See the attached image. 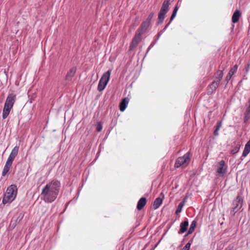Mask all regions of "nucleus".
Wrapping results in <instances>:
<instances>
[{
	"label": "nucleus",
	"mask_w": 250,
	"mask_h": 250,
	"mask_svg": "<svg viewBox=\"0 0 250 250\" xmlns=\"http://www.w3.org/2000/svg\"><path fill=\"white\" fill-rule=\"evenodd\" d=\"M61 188V183L56 179L53 180L42 189L41 199L45 202L51 203L57 198Z\"/></svg>",
	"instance_id": "nucleus-1"
},
{
	"label": "nucleus",
	"mask_w": 250,
	"mask_h": 250,
	"mask_svg": "<svg viewBox=\"0 0 250 250\" xmlns=\"http://www.w3.org/2000/svg\"><path fill=\"white\" fill-rule=\"evenodd\" d=\"M16 100V95L13 93L8 95L2 111V118L5 119L9 115L10 110Z\"/></svg>",
	"instance_id": "nucleus-2"
},
{
	"label": "nucleus",
	"mask_w": 250,
	"mask_h": 250,
	"mask_svg": "<svg viewBox=\"0 0 250 250\" xmlns=\"http://www.w3.org/2000/svg\"><path fill=\"white\" fill-rule=\"evenodd\" d=\"M17 194V188L15 185H11L7 188L4 193L2 203H11L16 198Z\"/></svg>",
	"instance_id": "nucleus-3"
},
{
	"label": "nucleus",
	"mask_w": 250,
	"mask_h": 250,
	"mask_svg": "<svg viewBox=\"0 0 250 250\" xmlns=\"http://www.w3.org/2000/svg\"><path fill=\"white\" fill-rule=\"evenodd\" d=\"M19 149V146H16L12 150L3 169L2 172V176H5L9 171L14 160L18 153Z\"/></svg>",
	"instance_id": "nucleus-4"
},
{
	"label": "nucleus",
	"mask_w": 250,
	"mask_h": 250,
	"mask_svg": "<svg viewBox=\"0 0 250 250\" xmlns=\"http://www.w3.org/2000/svg\"><path fill=\"white\" fill-rule=\"evenodd\" d=\"M170 0H165L160 9L158 17V23L160 24L163 22L166 14L169 9Z\"/></svg>",
	"instance_id": "nucleus-5"
},
{
	"label": "nucleus",
	"mask_w": 250,
	"mask_h": 250,
	"mask_svg": "<svg viewBox=\"0 0 250 250\" xmlns=\"http://www.w3.org/2000/svg\"><path fill=\"white\" fill-rule=\"evenodd\" d=\"M111 70H108L102 75L98 85V90L102 91L106 86L110 77Z\"/></svg>",
	"instance_id": "nucleus-6"
},
{
	"label": "nucleus",
	"mask_w": 250,
	"mask_h": 250,
	"mask_svg": "<svg viewBox=\"0 0 250 250\" xmlns=\"http://www.w3.org/2000/svg\"><path fill=\"white\" fill-rule=\"evenodd\" d=\"M191 155V153L189 151L183 156L179 157L176 161L175 167H179L181 166L185 167L187 166L190 161Z\"/></svg>",
	"instance_id": "nucleus-7"
},
{
	"label": "nucleus",
	"mask_w": 250,
	"mask_h": 250,
	"mask_svg": "<svg viewBox=\"0 0 250 250\" xmlns=\"http://www.w3.org/2000/svg\"><path fill=\"white\" fill-rule=\"evenodd\" d=\"M242 198L240 196L238 195L233 202V207L231 211L232 215H234L235 213L241 209L242 207Z\"/></svg>",
	"instance_id": "nucleus-8"
},
{
	"label": "nucleus",
	"mask_w": 250,
	"mask_h": 250,
	"mask_svg": "<svg viewBox=\"0 0 250 250\" xmlns=\"http://www.w3.org/2000/svg\"><path fill=\"white\" fill-rule=\"evenodd\" d=\"M142 34H140L139 32L136 34L135 37L132 40L131 43L129 46V50H132L135 47H136L141 41V36Z\"/></svg>",
	"instance_id": "nucleus-9"
},
{
	"label": "nucleus",
	"mask_w": 250,
	"mask_h": 250,
	"mask_svg": "<svg viewBox=\"0 0 250 250\" xmlns=\"http://www.w3.org/2000/svg\"><path fill=\"white\" fill-rule=\"evenodd\" d=\"M150 23L146 21H144L141 24L140 27L138 28L137 31L140 33V34H143L147 29L149 27Z\"/></svg>",
	"instance_id": "nucleus-10"
},
{
	"label": "nucleus",
	"mask_w": 250,
	"mask_h": 250,
	"mask_svg": "<svg viewBox=\"0 0 250 250\" xmlns=\"http://www.w3.org/2000/svg\"><path fill=\"white\" fill-rule=\"evenodd\" d=\"M188 221L187 219L181 222L180 225V230L178 232L179 234H182L185 232L188 229Z\"/></svg>",
	"instance_id": "nucleus-11"
},
{
	"label": "nucleus",
	"mask_w": 250,
	"mask_h": 250,
	"mask_svg": "<svg viewBox=\"0 0 250 250\" xmlns=\"http://www.w3.org/2000/svg\"><path fill=\"white\" fill-rule=\"evenodd\" d=\"M227 166L225 165L224 162H220V176H223L227 173Z\"/></svg>",
	"instance_id": "nucleus-12"
},
{
	"label": "nucleus",
	"mask_w": 250,
	"mask_h": 250,
	"mask_svg": "<svg viewBox=\"0 0 250 250\" xmlns=\"http://www.w3.org/2000/svg\"><path fill=\"white\" fill-rule=\"evenodd\" d=\"M76 71V68L75 67H72L71 68L69 71L67 72L65 80L68 81H70L71 80L72 78L74 76L75 74Z\"/></svg>",
	"instance_id": "nucleus-13"
},
{
	"label": "nucleus",
	"mask_w": 250,
	"mask_h": 250,
	"mask_svg": "<svg viewBox=\"0 0 250 250\" xmlns=\"http://www.w3.org/2000/svg\"><path fill=\"white\" fill-rule=\"evenodd\" d=\"M146 199L145 197H142L139 200L137 206V208L140 210L144 207V206L146 205Z\"/></svg>",
	"instance_id": "nucleus-14"
},
{
	"label": "nucleus",
	"mask_w": 250,
	"mask_h": 250,
	"mask_svg": "<svg viewBox=\"0 0 250 250\" xmlns=\"http://www.w3.org/2000/svg\"><path fill=\"white\" fill-rule=\"evenodd\" d=\"M218 86V83L216 82H212L208 88V94H211L214 91H215Z\"/></svg>",
	"instance_id": "nucleus-15"
},
{
	"label": "nucleus",
	"mask_w": 250,
	"mask_h": 250,
	"mask_svg": "<svg viewBox=\"0 0 250 250\" xmlns=\"http://www.w3.org/2000/svg\"><path fill=\"white\" fill-rule=\"evenodd\" d=\"M180 1H181V0H179L175 6L173 11V13L172 14V15L171 16L170 18V22H171L173 20V19L175 18V17L176 15L177 12L180 6Z\"/></svg>",
	"instance_id": "nucleus-16"
},
{
	"label": "nucleus",
	"mask_w": 250,
	"mask_h": 250,
	"mask_svg": "<svg viewBox=\"0 0 250 250\" xmlns=\"http://www.w3.org/2000/svg\"><path fill=\"white\" fill-rule=\"evenodd\" d=\"M180 1H181V0H179L175 6L173 11V13L172 14V15L171 16L170 18V22H171L173 20V19L175 18V17L176 15L177 12L180 6Z\"/></svg>",
	"instance_id": "nucleus-17"
},
{
	"label": "nucleus",
	"mask_w": 250,
	"mask_h": 250,
	"mask_svg": "<svg viewBox=\"0 0 250 250\" xmlns=\"http://www.w3.org/2000/svg\"><path fill=\"white\" fill-rule=\"evenodd\" d=\"M180 1H181V0H179L175 6L173 11V13L172 14V15L171 16L170 18V22H171L173 20V19L175 18V17L176 15L177 12L180 6Z\"/></svg>",
	"instance_id": "nucleus-18"
},
{
	"label": "nucleus",
	"mask_w": 250,
	"mask_h": 250,
	"mask_svg": "<svg viewBox=\"0 0 250 250\" xmlns=\"http://www.w3.org/2000/svg\"><path fill=\"white\" fill-rule=\"evenodd\" d=\"M241 16V13L239 10H236L234 11L232 16V21L233 23H236L238 21Z\"/></svg>",
	"instance_id": "nucleus-19"
},
{
	"label": "nucleus",
	"mask_w": 250,
	"mask_h": 250,
	"mask_svg": "<svg viewBox=\"0 0 250 250\" xmlns=\"http://www.w3.org/2000/svg\"><path fill=\"white\" fill-rule=\"evenodd\" d=\"M128 103V100L125 98L121 101L120 104V110L121 111H124L127 106V104Z\"/></svg>",
	"instance_id": "nucleus-20"
},
{
	"label": "nucleus",
	"mask_w": 250,
	"mask_h": 250,
	"mask_svg": "<svg viewBox=\"0 0 250 250\" xmlns=\"http://www.w3.org/2000/svg\"><path fill=\"white\" fill-rule=\"evenodd\" d=\"M163 200L160 197L157 198L153 203L152 207L154 209L158 208L162 204Z\"/></svg>",
	"instance_id": "nucleus-21"
},
{
	"label": "nucleus",
	"mask_w": 250,
	"mask_h": 250,
	"mask_svg": "<svg viewBox=\"0 0 250 250\" xmlns=\"http://www.w3.org/2000/svg\"><path fill=\"white\" fill-rule=\"evenodd\" d=\"M197 222L195 220H193L190 224V227L187 233L185 235V237H186L188 235L191 234L194 230L195 228L196 227Z\"/></svg>",
	"instance_id": "nucleus-22"
},
{
	"label": "nucleus",
	"mask_w": 250,
	"mask_h": 250,
	"mask_svg": "<svg viewBox=\"0 0 250 250\" xmlns=\"http://www.w3.org/2000/svg\"><path fill=\"white\" fill-rule=\"evenodd\" d=\"M249 106L247 107L245 113V121L248 120L250 118V99L249 100Z\"/></svg>",
	"instance_id": "nucleus-23"
},
{
	"label": "nucleus",
	"mask_w": 250,
	"mask_h": 250,
	"mask_svg": "<svg viewBox=\"0 0 250 250\" xmlns=\"http://www.w3.org/2000/svg\"><path fill=\"white\" fill-rule=\"evenodd\" d=\"M184 206V203H180L178 206V207L176 210L175 213L176 214H178L179 213H180L182 211V208H183Z\"/></svg>",
	"instance_id": "nucleus-24"
},
{
	"label": "nucleus",
	"mask_w": 250,
	"mask_h": 250,
	"mask_svg": "<svg viewBox=\"0 0 250 250\" xmlns=\"http://www.w3.org/2000/svg\"><path fill=\"white\" fill-rule=\"evenodd\" d=\"M240 149V145H237L231 150V153L232 154H235L237 153Z\"/></svg>",
	"instance_id": "nucleus-25"
},
{
	"label": "nucleus",
	"mask_w": 250,
	"mask_h": 250,
	"mask_svg": "<svg viewBox=\"0 0 250 250\" xmlns=\"http://www.w3.org/2000/svg\"><path fill=\"white\" fill-rule=\"evenodd\" d=\"M154 15V12H151L149 15L148 16L147 19H146V21H147L148 22L150 23L151 20L153 18V16Z\"/></svg>",
	"instance_id": "nucleus-26"
},
{
	"label": "nucleus",
	"mask_w": 250,
	"mask_h": 250,
	"mask_svg": "<svg viewBox=\"0 0 250 250\" xmlns=\"http://www.w3.org/2000/svg\"><path fill=\"white\" fill-rule=\"evenodd\" d=\"M191 244V243L190 242H188L181 250H189L190 249Z\"/></svg>",
	"instance_id": "nucleus-27"
},
{
	"label": "nucleus",
	"mask_w": 250,
	"mask_h": 250,
	"mask_svg": "<svg viewBox=\"0 0 250 250\" xmlns=\"http://www.w3.org/2000/svg\"><path fill=\"white\" fill-rule=\"evenodd\" d=\"M215 126H216V129L214 131V134L215 136H217L218 134V130H219V121L217 122Z\"/></svg>",
	"instance_id": "nucleus-28"
},
{
	"label": "nucleus",
	"mask_w": 250,
	"mask_h": 250,
	"mask_svg": "<svg viewBox=\"0 0 250 250\" xmlns=\"http://www.w3.org/2000/svg\"><path fill=\"white\" fill-rule=\"evenodd\" d=\"M238 68L237 65H235L229 71L231 73L233 74V75L234 74V73L237 71Z\"/></svg>",
	"instance_id": "nucleus-29"
},
{
	"label": "nucleus",
	"mask_w": 250,
	"mask_h": 250,
	"mask_svg": "<svg viewBox=\"0 0 250 250\" xmlns=\"http://www.w3.org/2000/svg\"><path fill=\"white\" fill-rule=\"evenodd\" d=\"M98 132H100L102 129V125L100 123H98L96 128Z\"/></svg>",
	"instance_id": "nucleus-30"
},
{
	"label": "nucleus",
	"mask_w": 250,
	"mask_h": 250,
	"mask_svg": "<svg viewBox=\"0 0 250 250\" xmlns=\"http://www.w3.org/2000/svg\"><path fill=\"white\" fill-rule=\"evenodd\" d=\"M163 33V30H161L158 33V34L157 35V39H158L160 38V37L161 36V35Z\"/></svg>",
	"instance_id": "nucleus-31"
},
{
	"label": "nucleus",
	"mask_w": 250,
	"mask_h": 250,
	"mask_svg": "<svg viewBox=\"0 0 250 250\" xmlns=\"http://www.w3.org/2000/svg\"><path fill=\"white\" fill-rule=\"evenodd\" d=\"M188 199V196H186L185 198L184 199L183 201L181 202V203H184V205H185V202L187 201V200Z\"/></svg>",
	"instance_id": "nucleus-32"
},
{
	"label": "nucleus",
	"mask_w": 250,
	"mask_h": 250,
	"mask_svg": "<svg viewBox=\"0 0 250 250\" xmlns=\"http://www.w3.org/2000/svg\"><path fill=\"white\" fill-rule=\"evenodd\" d=\"M231 77H230L229 75L228 74V75H227V77H226L227 81H229V80L230 79Z\"/></svg>",
	"instance_id": "nucleus-33"
},
{
	"label": "nucleus",
	"mask_w": 250,
	"mask_h": 250,
	"mask_svg": "<svg viewBox=\"0 0 250 250\" xmlns=\"http://www.w3.org/2000/svg\"><path fill=\"white\" fill-rule=\"evenodd\" d=\"M153 45H154V43H151L150 45L149 46V47L148 48L147 52L149 51V50L150 49V48L152 47Z\"/></svg>",
	"instance_id": "nucleus-34"
},
{
	"label": "nucleus",
	"mask_w": 250,
	"mask_h": 250,
	"mask_svg": "<svg viewBox=\"0 0 250 250\" xmlns=\"http://www.w3.org/2000/svg\"><path fill=\"white\" fill-rule=\"evenodd\" d=\"M170 22H170V21H169L167 24L166 25L165 27H166V28H167L168 27V26L169 25V24H170Z\"/></svg>",
	"instance_id": "nucleus-35"
},
{
	"label": "nucleus",
	"mask_w": 250,
	"mask_h": 250,
	"mask_svg": "<svg viewBox=\"0 0 250 250\" xmlns=\"http://www.w3.org/2000/svg\"><path fill=\"white\" fill-rule=\"evenodd\" d=\"M21 218H20V217H18V218H17V220H16V222H18H18H19L21 220Z\"/></svg>",
	"instance_id": "nucleus-36"
},
{
	"label": "nucleus",
	"mask_w": 250,
	"mask_h": 250,
	"mask_svg": "<svg viewBox=\"0 0 250 250\" xmlns=\"http://www.w3.org/2000/svg\"><path fill=\"white\" fill-rule=\"evenodd\" d=\"M228 75H229L230 77H232V76L233 75V74L231 73V72H230L229 71Z\"/></svg>",
	"instance_id": "nucleus-37"
},
{
	"label": "nucleus",
	"mask_w": 250,
	"mask_h": 250,
	"mask_svg": "<svg viewBox=\"0 0 250 250\" xmlns=\"http://www.w3.org/2000/svg\"><path fill=\"white\" fill-rule=\"evenodd\" d=\"M216 172L219 173V167L216 168Z\"/></svg>",
	"instance_id": "nucleus-38"
},
{
	"label": "nucleus",
	"mask_w": 250,
	"mask_h": 250,
	"mask_svg": "<svg viewBox=\"0 0 250 250\" xmlns=\"http://www.w3.org/2000/svg\"><path fill=\"white\" fill-rule=\"evenodd\" d=\"M219 76H220V77L221 76V77H222V72H220Z\"/></svg>",
	"instance_id": "nucleus-39"
},
{
	"label": "nucleus",
	"mask_w": 250,
	"mask_h": 250,
	"mask_svg": "<svg viewBox=\"0 0 250 250\" xmlns=\"http://www.w3.org/2000/svg\"><path fill=\"white\" fill-rule=\"evenodd\" d=\"M166 29L167 28L165 27L164 28V29L162 30H163V32L166 30Z\"/></svg>",
	"instance_id": "nucleus-40"
}]
</instances>
